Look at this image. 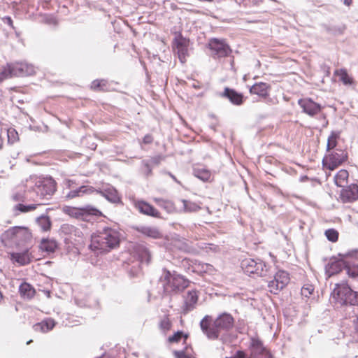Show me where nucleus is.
I'll list each match as a JSON object with an SVG mask.
<instances>
[{
	"label": "nucleus",
	"instance_id": "obj_30",
	"mask_svg": "<svg viewBox=\"0 0 358 358\" xmlns=\"http://www.w3.org/2000/svg\"><path fill=\"white\" fill-rule=\"evenodd\" d=\"M154 201L159 206L164 208L169 213H173L176 210L174 203L171 201L161 198H155Z\"/></svg>",
	"mask_w": 358,
	"mask_h": 358
},
{
	"label": "nucleus",
	"instance_id": "obj_48",
	"mask_svg": "<svg viewBox=\"0 0 358 358\" xmlns=\"http://www.w3.org/2000/svg\"><path fill=\"white\" fill-rule=\"evenodd\" d=\"M314 287L310 284H306L301 288V295L308 298L313 292Z\"/></svg>",
	"mask_w": 358,
	"mask_h": 358
},
{
	"label": "nucleus",
	"instance_id": "obj_58",
	"mask_svg": "<svg viewBox=\"0 0 358 358\" xmlns=\"http://www.w3.org/2000/svg\"><path fill=\"white\" fill-rule=\"evenodd\" d=\"M2 145H3V140H2V139H1V138L0 137V149H1Z\"/></svg>",
	"mask_w": 358,
	"mask_h": 358
},
{
	"label": "nucleus",
	"instance_id": "obj_41",
	"mask_svg": "<svg viewBox=\"0 0 358 358\" xmlns=\"http://www.w3.org/2000/svg\"><path fill=\"white\" fill-rule=\"evenodd\" d=\"M12 76H14L12 64H8L6 67H3V70L0 72V82Z\"/></svg>",
	"mask_w": 358,
	"mask_h": 358
},
{
	"label": "nucleus",
	"instance_id": "obj_20",
	"mask_svg": "<svg viewBox=\"0 0 358 358\" xmlns=\"http://www.w3.org/2000/svg\"><path fill=\"white\" fill-rule=\"evenodd\" d=\"M133 253L141 263L148 264L151 260V253L143 244H136L133 248Z\"/></svg>",
	"mask_w": 358,
	"mask_h": 358
},
{
	"label": "nucleus",
	"instance_id": "obj_10",
	"mask_svg": "<svg viewBox=\"0 0 358 358\" xmlns=\"http://www.w3.org/2000/svg\"><path fill=\"white\" fill-rule=\"evenodd\" d=\"M348 254H338L339 258H332L325 266V273L328 278L338 273L345 266L346 259Z\"/></svg>",
	"mask_w": 358,
	"mask_h": 358
},
{
	"label": "nucleus",
	"instance_id": "obj_40",
	"mask_svg": "<svg viewBox=\"0 0 358 358\" xmlns=\"http://www.w3.org/2000/svg\"><path fill=\"white\" fill-rule=\"evenodd\" d=\"M171 327L172 324L168 316L163 317L159 323V327L164 334L169 331L171 329Z\"/></svg>",
	"mask_w": 358,
	"mask_h": 358
},
{
	"label": "nucleus",
	"instance_id": "obj_43",
	"mask_svg": "<svg viewBox=\"0 0 358 358\" xmlns=\"http://www.w3.org/2000/svg\"><path fill=\"white\" fill-rule=\"evenodd\" d=\"M62 230L65 234H74L75 236H80L82 232L76 229L74 226L69 224H64L62 227Z\"/></svg>",
	"mask_w": 358,
	"mask_h": 358
},
{
	"label": "nucleus",
	"instance_id": "obj_18",
	"mask_svg": "<svg viewBox=\"0 0 358 358\" xmlns=\"http://www.w3.org/2000/svg\"><path fill=\"white\" fill-rule=\"evenodd\" d=\"M199 299L197 291L195 289L189 290L185 297L184 305L182 307V310L184 314L193 310L195 308Z\"/></svg>",
	"mask_w": 358,
	"mask_h": 358
},
{
	"label": "nucleus",
	"instance_id": "obj_42",
	"mask_svg": "<svg viewBox=\"0 0 358 358\" xmlns=\"http://www.w3.org/2000/svg\"><path fill=\"white\" fill-rule=\"evenodd\" d=\"M350 277L356 278L358 276V264L350 265L346 260L345 268Z\"/></svg>",
	"mask_w": 358,
	"mask_h": 358
},
{
	"label": "nucleus",
	"instance_id": "obj_4",
	"mask_svg": "<svg viewBox=\"0 0 358 358\" xmlns=\"http://www.w3.org/2000/svg\"><path fill=\"white\" fill-rule=\"evenodd\" d=\"M333 301L339 305H350L347 310L354 313L355 305L358 302V292H354L347 284H336L331 293Z\"/></svg>",
	"mask_w": 358,
	"mask_h": 358
},
{
	"label": "nucleus",
	"instance_id": "obj_56",
	"mask_svg": "<svg viewBox=\"0 0 358 358\" xmlns=\"http://www.w3.org/2000/svg\"><path fill=\"white\" fill-rule=\"evenodd\" d=\"M352 0H344V3L347 6H350L352 3Z\"/></svg>",
	"mask_w": 358,
	"mask_h": 358
},
{
	"label": "nucleus",
	"instance_id": "obj_14",
	"mask_svg": "<svg viewBox=\"0 0 358 358\" xmlns=\"http://www.w3.org/2000/svg\"><path fill=\"white\" fill-rule=\"evenodd\" d=\"M134 206L140 213L159 218L160 213L152 205L143 200H136L134 201Z\"/></svg>",
	"mask_w": 358,
	"mask_h": 358
},
{
	"label": "nucleus",
	"instance_id": "obj_29",
	"mask_svg": "<svg viewBox=\"0 0 358 358\" xmlns=\"http://www.w3.org/2000/svg\"><path fill=\"white\" fill-rule=\"evenodd\" d=\"M349 173L345 169L340 170L336 175L334 176L335 184L338 187H344L348 183Z\"/></svg>",
	"mask_w": 358,
	"mask_h": 358
},
{
	"label": "nucleus",
	"instance_id": "obj_47",
	"mask_svg": "<svg viewBox=\"0 0 358 358\" xmlns=\"http://www.w3.org/2000/svg\"><path fill=\"white\" fill-rule=\"evenodd\" d=\"M185 338V340L187 338L186 336H184V334L181 331H178L173 335L169 336L168 338L169 343H178L182 338Z\"/></svg>",
	"mask_w": 358,
	"mask_h": 358
},
{
	"label": "nucleus",
	"instance_id": "obj_1",
	"mask_svg": "<svg viewBox=\"0 0 358 358\" xmlns=\"http://www.w3.org/2000/svg\"><path fill=\"white\" fill-rule=\"evenodd\" d=\"M120 241V234L116 229L105 227L92 235L89 248L96 253L106 252L117 248Z\"/></svg>",
	"mask_w": 358,
	"mask_h": 358
},
{
	"label": "nucleus",
	"instance_id": "obj_51",
	"mask_svg": "<svg viewBox=\"0 0 358 358\" xmlns=\"http://www.w3.org/2000/svg\"><path fill=\"white\" fill-rule=\"evenodd\" d=\"M153 141V138L152 137L151 135L150 134H147L144 136L143 139V142L145 143V144H149V143H151Z\"/></svg>",
	"mask_w": 358,
	"mask_h": 358
},
{
	"label": "nucleus",
	"instance_id": "obj_5",
	"mask_svg": "<svg viewBox=\"0 0 358 358\" xmlns=\"http://www.w3.org/2000/svg\"><path fill=\"white\" fill-rule=\"evenodd\" d=\"M31 234L29 229L24 227H10L1 235V241L5 247H17L30 240Z\"/></svg>",
	"mask_w": 358,
	"mask_h": 358
},
{
	"label": "nucleus",
	"instance_id": "obj_3",
	"mask_svg": "<svg viewBox=\"0 0 358 358\" xmlns=\"http://www.w3.org/2000/svg\"><path fill=\"white\" fill-rule=\"evenodd\" d=\"M28 184L32 188L35 202L48 200L56 190V184L52 178H31Z\"/></svg>",
	"mask_w": 358,
	"mask_h": 358
},
{
	"label": "nucleus",
	"instance_id": "obj_44",
	"mask_svg": "<svg viewBox=\"0 0 358 358\" xmlns=\"http://www.w3.org/2000/svg\"><path fill=\"white\" fill-rule=\"evenodd\" d=\"M268 287L269 288V291L273 294H278L279 291H280L284 287H281L279 282L275 281L274 279L271 280L268 282Z\"/></svg>",
	"mask_w": 358,
	"mask_h": 358
},
{
	"label": "nucleus",
	"instance_id": "obj_50",
	"mask_svg": "<svg viewBox=\"0 0 358 358\" xmlns=\"http://www.w3.org/2000/svg\"><path fill=\"white\" fill-rule=\"evenodd\" d=\"M226 358H248L247 355L241 350H238L236 354L230 357H226Z\"/></svg>",
	"mask_w": 358,
	"mask_h": 358
},
{
	"label": "nucleus",
	"instance_id": "obj_12",
	"mask_svg": "<svg viewBox=\"0 0 358 358\" xmlns=\"http://www.w3.org/2000/svg\"><path fill=\"white\" fill-rule=\"evenodd\" d=\"M29 180H27L24 185L18 186L12 194V199L16 202L35 201V197L33 195L32 188H30L28 184Z\"/></svg>",
	"mask_w": 358,
	"mask_h": 358
},
{
	"label": "nucleus",
	"instance_id": "obj_23",
	"mask_svg": "<svg viewBox=\"0 0 358 358\" xmlns=\"http://www.w3.org/2000/svg\"><path fill=\"white\" fill-rule=\"evenodd\" d=\"M136 230L141 234L152 238L157 239L163 236L162 233L156 227L140 226L136 228Z\"/></svg>",
	"mask_w": 358,
	"mask_h": 358
},
{
	"label": "nucleus",
	"instance_id": "obj_21",
	"mask_svg": "<svg viewBox=\"0 0 358 358\" xmlns=\"http://www.w3.org/2000/svg\"><path fill=\"white\" fill-rule=\"evenodd\" d=\"M174 43L180 61L185 63L188 53V41L185 38L179 37L175 39Z\"/></svg>",
	"mask_w": 358,
	"mask_h": 358
},
{
	"label": "nucleus",
	"instance_id": "obj_52",
	"mask_svg": "<svg viewBox=\"0 0 358 358\" xmlns=\"http://www.w3.org/2000/svg\"><path fill=\"white\" fill-rule=\"evenodd\" d=\"M143 164L146 168V174L149 176L152 173V168L150 166V164L147 162H143Z\"/></svg>",
	"mask_w": 358,
	"mask_h": 358
},
{
	"label": "nucleus",
	"instance_id": "obj_2",
	"mask_svg": "<svg viewBox=\"0 0 358 358\" xmlns=\"http://www.w3.org/2000/svg\"><path fill=\"white\" fill-rule=\"evenodd\" d=\"M211 317L206 315L200 322V327L209 339H217L221 331L231 329L234 324L233 317L227 313L220 315L215 321L212 327L210 326Z\"/></svg>",
	"mask_w": 358,
	"mask_h": 358
},
{
	"label": "nucleus",
	"instance_id": "obj_25",
	"mask_svg": "<svg viewBox=\"0 0 358 358\" xmlns=\"http://www.w3.org/2000/svg\"><path fill=\"white\" fill-rule=\"evenodd\" d=\"M269 90L270 85L267 83H255L250 88V92L265 98L268 96Z\"/></svg>",
	"mask_w": 358,
	"mask_h": 358
},
{
	"label": "nucleus",
	"instance_id": "obj_46",
	"mask_svg": "<svg viewBox=\"0 0 358 358\" xmlns=\"http://www.w3.org/2000/svg\"><path fill=\"white\" fill-rule=\"evenodd\" d=\"M7 136L9 143H14L18 140V134L15 129H8L7 131Z\"/></svg>",
	"mask_w": 358,
	"mask_h": 358
},
{
	"label": "nucleus",
	"instance_id": "obj_26",
	"mask_svg": "<svg viewBox=\"0 0 358 358\" xmlns=\"http://www.w3.org/2000/svg\"><path fill=\"white\" fill-rule=\"evenodd\" d=\"M94 192V189L92 187L89 186H81L79 188L71 190L66 195V198L67 199H73L78 196H82L84 194H91Z\"/></svg>",
	"mask_w": 358,
	"mask_h": 358
},
{
	"label": "nucleus",
	"instance_id": "obj_38",
	"mask_svg": "<svg viewBox=\"0 0 358 358\" xmlns=\"http://www.w3.org/2000/svg\"><path fill=\"white\" fill-rule=\"evenodd\" d=\"M340 132L338 131H331L330 136L327 140V150H330L334 148L337 145V139L339 138Z\"/></svg>",
	"mask_w": 358,
	"mask_h": 358
},
{
	"label": "nucleus",
	"instance_id": "obj_6",
	"mask_svg": "<svg viewBox=\"0 0 358 358\" xmlns=\"http://www.w3.org/2000/svg\"><path fill=\"white\" fill-rule=\"evenodd\" d=\"M159 281L164 288V292L168 294L182 292L188 286L189 283V281L182 275L176 271L171 273L165 268L163 270Z\"/></svg>",
	"mask_w": 358,
	"mask_h": 358
},
{
	"label": "nucleus",
	"instance_id": "obj_39",
	"mask_svg": "<svg viewBox=\"0 0 358 358\" xmlns=\"http://www.w3.org/2000/svg\"><path fill=\"white\" fill-rule=\"evenodd\" d=\"M182 203H183V210L185 212H196L200 209V207L194 202L182 199Z\"/></svg>",
	"mask_w": 358,
	"mask_h": 358
},
{
	"label": "nucleus",
	"instance_id": "obj_8",
	"mask_svg": "<svg viewBox=\"0 0 358 358\" xmlns=\"http://www.w3.org/2000/svg\"><path fill=\"white\" fill-rule=\"evenodd\" d=\"M63 211L72 217L82 220H87L90 215L99 216L101 215L100 210L91 206H86L83 208L65 206Z\"/></svg>",
	"mask_w": 358,
	"mask_h": 358
},
{
	"label": "nucleus",
	"instance_id": "obj_34",
	"mask_svg": "<svg viewBox=\"0 0 358 358\" xmlns=\"http://www.w3.org/2000/svg\"><path fill=\"white\" fill-rule=\"evenodd\" d=\"M37 203L24 205L22 203H18L14 207L15 210H19L21 213H27L34 210L38 206L44 204L42 202H36Z\"/></svg>",
	"mask_w": 358,
	"mask_h": 358
},
{
	"label": "nucleus",
	"instance_id": "obj_24",
	"mask_svg": "<svg viewBox=\"0 0 358 358\" xmlns=\"http://www.w3.org/2000/svg\"><path fill=\"white\" fill-rule=\"evenodd\" d=\"M98 192L111 203H117L120 201L117 190L112 186H108Z\"/></svg>",
	"mask_w": 358,
	"mask_h": 358
},
{
	"label": "nucleus",
	"instance_id": "obj_55",
	"mask_svg": "<svg viewBox=\"0 0 358 358\" xmlns=\"http://www.w3.org/2000/svg\"><path fill=\"white\" fill-rule=\"evenodd\" d=\"M169 175L170 176V177L174 180L176 181V182L179 183V182L178 181V180L176 179V178L173 175L171 174V173H169Z\"/></svg>",
	"mask_w": 358,
	"mask_h": 358
},
{
	"label": "nucleus",
	"instance_id": "obj_16",
	"mask_svg": "<svg viewBox=\"0 0 358 358\" xmlns=\"http://www.w3.org/2000/svg\"><path fill=\"white\" fill-rule=\"evenodd\" d=\"M298 103L303 109V112L310 116H314L321 111L322 107L320 104L314 102L310 99H301Z\"/></svg>",
	"mask_w": 358,
	"mask_h": 358
},
{
	"label": "nucleus",
	"instance_id": "obj_7",
	"mask_svg": "<svg viewBox=\"0 0 358 358\" xmlns=\"http://www.w3.org/2000/svg\"><path fill=\"white\" fill-rule=\"evenodd\" d=\"M241 266L248 275L256 274L258 276H265L268 272L266 264L259 258H246L242 260Z\"/></svg>",
	"mask_w": 358,
	"mask_h": 358
},
{
	"label": "nucleus",
	"instance_id": "obj_37",
	"mask_svg": "<svg viewBox=\"0 0 358 358\" xmlns=\"http://www.w3.org/2000/svg\"><path fill=\"white\" fill-rule=\"evenodd\" d=\"M335 73L340 77V80L345 85H351L352 83V78L349 76L348 72L344 69H338Z\"/></svg>",
	"mask_w": 358,
	"mask_h": 358
},
{
	"label": "nucleus",
	"instance_id": "obj_32",
	"mask_svg": "<svg viewBox=\"0 0 358 358\" xmlns=\"http://www.w3.org/2000/svg\"><path fill=\"white\" fill-rule=\"evenodd\" d=\"M194 271L198 273H213L214 267L209 264L203 262H195L194 266Z\"/></svg>",
	"mask_w": 358,
	"mask_h": 358
},
{
	"label": "nucleus",
	"instance_id": "obj_35",
	"mask_svg": "<svg viewBox=\"0 0 358 358\" xmlns=\"http://www.w3.org/2000/svg\"><path fill=\"white\" fill-rule=\"evenodd\" d=\"M40 248L44 251L52 252L57 248V243L53 240L43 239L41 243Z\"/></svg>",
	"mask_w": 358,
	"mask_h": 358
},
{
	"label": "nucleus",
	"instance_id": "obj_13",
	"mask_svg": "<svg viewBox=\"0 0 358 358\" xmlns=\"http://www.w3.org/2000/svg\"><path fill=\"white\" fill-rule=\"evenodd\" d=\"M348 158L347 153L343 150H338V152H334L329 155V161L324 162L323 161V165L328 169L333 171L338 166L341 165Z\"/></svg>",
	"mask_w": 358,
	"mask_h": 358
},
{
	"label": "nucleus",
	"instance_id": "obj_59",
	"mask_svg": "<svg viewBox=\"0 0 358 358\" xmlns=\"http://www.w3.org/2000/svg\"><path fill=\"white\" fill-rule=\"evenodd\" d=\"M192 87H194V88H199V86L198 85L194 84V83L192 85Z\"/></svg>",
	"mask_w": 358,
	"mask_h": 358
},
{
	"label": "nucleus",
	"instance_id": "obj_9",
	"mask_svg": "<svg viewBox=\"0 0 358 358\" xmlns=\"http://www.w3.org/2000/svg\"><path fill=\"white\" fill-rule=\"evenodd\" d=\"M208 48L214 59L228 57L231 53L230 47L224 40L211 38L208 42Z\"/></svg>",
	"mask_w": 358,
	"mask_h": 358
},
{
	"label": "nucleus",
	"instance_id": "obj_49",
	"mask_svg": "<svg viewBox=\"0 0 358 358\" xmlns=\"http://www.w3.org/2000/svg\"><path fill=\"white\" fill-rule=\"evenodd\" d=\"M105 85V81L101 80H95L92 83L91 87L94 90L102 89V86Z\"/></svg>",
	"mask_w": 358,
	"mask_h": 358
},
{
	"label": "nucleus",
	"instance_id": "obj_61",
	"mask_svg": "<svg viewBox=\"0 0 358 358\" xmlns=\"http://www.w3.org/2000/svg\"><path fill=\"white\" fill-rule=\"evenodd\" d=\"M75 302H76L78 306H80V305L78 303L77 299H76V300H75Z\"/></svg>",
	"mask_w": 358,
	"mask_h": 358
},
{
	"label": "nucleus",
	"instance_id": "obj_27",
	"mask_svg": "<svg viewBox=\"0 0 358 358\" xmlns=\"http://www.w3.org/2000/svg\"><path fill=\"white\" fill-rule=\"evenodd\" d=\"M55 326V322L52 319H47L34 325V329L36 331L48 332L52 329Z\"/></svg>",
	"mask_w": 358,
	"mask_h": 358
},
{
	"label": "nucleus",
	"instance_id": "obj_31",
	"mask_svg": "<svg viewBox=\"0 0 358 358\" xmlns=\"http://www.w3.org/2000/svg\"><path fill=\"white\" fill-rule=\"evenodd\" d=\"M194 175L202 181H208L211 177V173L205 168H194Z\"/></svg>",
	"mask_w": 358,
	"mask_h": 358
},
{
	"label": "nucleus",
	"instance_id": "obj_45",
	"mask_svg": "<svg viewBox=\"0 0 358 358\" xmlns=\"http://www.w3.org/2000/svg\"><path fill=\"white\" fill-rule=\"evenodd\" d=\"M325 236L329 241L336 242L338 238V233L334 229H329L325 231Z\"/></svg>",
	"mask_w": 358,
	"mask_h": 358
},
{
	"label": "nucleus",
	"instance_id": "obj_28",
	"mask_svg": "<svg viewBox=\"0 0 358 358\" xmlns=\"http://www.w3.org/2000/svg\"><path fill=\"white\" fill-rule=\"evenodd\" d=\"M19 292L24 299H31L35 295L34 288L29 283L23 282L19 287Z\"/></svg>",
	"mask_w": 358,
	"mask_h": 358
},
{
	"label": "nucleus",
	"instance_id": "obj_57",
	"mask_svg": "<svg viewBox=\"0 0 358 358\" xmlns=\"http://www.w3.org/2000/svg\"><path fill=\"white\" fill-rule=\"evenodd\" d=\"M152 162L154 163V164H157L159 163V160L156 158L152 159Z\"/></svg>",
	"mask_w": 358,
	"mask_h": 358
},
{
	"label": "nucleus",
	"instance_id": "obj_36",
	"mask_svg": "<svg viewBox=\"0 0 358 358\" xmlns=\"http://www.w3.org/2000/svg\"><path fill=\"white\" fill-rule=\"evenodd\" d=\"M36 222L43 231H48L51 227V222L48 216L42 215L37 218Z\"/></svg>",
	"mask_w": 358,
	"mask_h": 358
},
{
	"label": "nucleus",
	"instance_id": "obj_11",
	"mask_svg": "<svg viewBox=\"0 0 358 358\" xmlns=\"http://www.w3.org/2000/svg\"><path fill=\"white\" fill-rule=\"evenodd\" d=\"M249 350L250 358H272L270 352L257 338H251Z\"/></svg>",
	"mask_w": 358,
	"mask_h": 358
},
{
	"label": "nucleus",
	"instance_id": "obj_17",
	"mask_svg": "<svg viewBox=\"0 0 358 358\" xmlns=\"http://www.w3.org/2000/svg\"><path fill=\"white\" fill-rule=\"evenodd\" d=\"M11 64L14 76H27L35 73V68L31 64L24 62H17Z\"/></svg>",
	"mask_w": 358,
	"mask_h": 358
},
{
	"label": "nucleus",
	"instance_id": "obj_60",
	"mask_svg": "<svg viewBox=\"0 0 358 358\" xmlns=\"http://www.w3.org/2000/svg\"><path fill=\"white\" fill-rule=\"evenodd\" d=\"M31 342H32V341H31V340H29V341L27 343V344H29Z\"/></svg>",
	"mask_w": 358,
	"mask_h": 358
},
{
	"label": "nucleus",
	"instance_id": "obj_15",
	"mask_svg": "<svg viewBox=\"0 0 358 358\" xmlns=\"http://www.w3.org/2000/svg\"><path fill=\"white\" fill-rule=\"evenodd\" d=\"M340 199L343 203H351L358 199V186L352 184L345 186L341 191Z\"/></svg>",
	"mask_w": 358,
	"mask_h": 358
},
{
	"label": "nucleus",
	"instance_id": "obj_19",
	"mask_svg": "<svg viewBox=\"0 0 358 358\" xmlns=\"http://www.w3.org/2000/svg\"><path fill=\"white\" fill-rule=\"evenodd\" d=\"M220 96L229 99L234 105L241 106L244 102L243 94L229 87H225Z\"/></svg>",
	"mask_w": 358,
	"mask_h": 358
},
{
	"label": "nucleus",
	"instance_id": "obj_33",
	"mask_svg": "<svg viewBox=\"0 0 358 358\" xmlns=\"http://www.w3.org/2000/svg\"><path fill=\"white\" fill-rule=\"evenodd\" d=\"M274 280L279 282L281 287H285L289 281V274L286 271H279L275 273Z\"/></svg>",
	"mask_w": 358,
	"mask_h": 358
},
{
	"label": "nucleus",
	"instance_id": "obj_22",
	"mask_svg": "<svg viewBox=\"0 0 358 358\" xmlns=\"http://www.w3.org/2000/svg\"><path fill=\"white\" fill-rule=\"evenodd\" d=\"M10 259L13 263H17L20 266L28 264L31 262V254L29 250L26 249L22 252L10 253Z\"/></svg>",
	"mask_w": 358,
	"mask_h": 358
},
{
	"label": "nucleus",
	"instance_id": "obj_53",
	"mask_svg": "<svg viewBox=\"0 0 358 358\" xmlns=\"http://www.w3.org/2000/svg\"><path fill=\"white\" fill-rule=\"evenodd\" d=\"M355 319L353 320L355 323V330L358 333V315H355Z\"/></svg>",
	"mask_w": 358,
	"mask_h": 358
},
{
	"label": "nucleus",
	"instance_id": "obj_54",
	"mask_svg": "<svg viewBox=\"0 0 358 358\" xmlns=\"http://www.w3.org/2000/svg\"><path fill=\"white\" fill-rule=\"evenodd\" d=\"M5 20L8 25L13 27V20L10 17H6Z\"/></svg>",
	"mask_w": 358,
	"mask_h": 358
}]
</instances>
